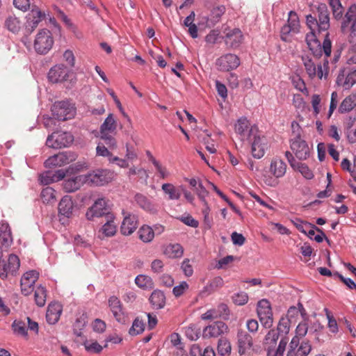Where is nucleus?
Returning <instances> with one entry per match:
<instances>
[{
    "mask_svg": "<svg viewBox=\"0 0 356 356\" xmlns=\"http://www.w3.org/2000/svg\"><path fill=\"white\" fill-rule=\"evenodd\" d=\"M318 56H313L308 54L301 56V60L306 74L311 80H327L328 76L327 59L321 62Z\"/></svg>",
    "mask_w": 356,
    "mask_h": 356,
    "instance_id": "f257e3e1",
    "label": "nucleus"
},
{
    "mask_svg": "<svg viewBox=\"0 0 356 356\" xmlns=\"http://www.w3.org/2000/svg\"><path fill=\"white\" fill-rule=\"evenodd\" d=\"M329 34L327 33L321 45V42L318 40L315 31H311L307 33L305 41L309 49L314 56H320L323 52L327 56H330L332 42L328 38Z\"/></svg>",
    "mask_w": 356,
    "mask_h": 356,
    "instance_id": "f03ea898",
    "label": "nucleus"
},
{
    "mask_svg": "<svg viewBox=\"0 0 356 356\" xmlns=\"http://www.w3.org/2000/svg\"><path fill=\"white\" fill-rule=\"evenodd\" d=\"M54 43L51 32L44 29L40 30L37 35L33 43L35 51L41 55L47 54L52 48Z\"/></svg>",
    "mask_w": 356,
    "mask_h": 356,
    "instance_id": "7ed1b4c3",
    "label": "nucleus"
},
{
    "mask_svg": "<svg viewBox=\"0 0 356 356\" xmlns=\"http://www.w3.org/2000/svg\"><path fill=\"white\" fill-rule=\"evenodd\" d=\"M51 112L54 118L59 121H65L74 116L76 109L68 101H60L53 104Z\"/></svg>",
    "mask_w": 356,
    "mask_h": 356,
    "instance_id": "20e7f679",
    "label": "nucleus"
},
{
    "mask_svg": "<svg viewBox=\"0 0 356 356\" xmlns=\"http://www.w3.org/2000/svg\"><path fill=\"white\" fill-rule=\"evenodd\" d=\"M73 136L67 131H56L47 137L46 145L51 148L60 149L67 147L72 143Z\"/></svg>",
    "mask_w": 356,
    "mask_h": 356,
    "instance_id": "39448f33",
    "label": "nucleus"
},
{
    "mask_svg": "<svg viewBox=\"0 0 356 356\" xmlns=\"http://www.w3.org/2000/svg\"><path fill=\"white\" fill-rule=\"evenodd\" d=\"M85 183L89 186H103L113 179V174L107 170L97 169L87 175H83Z\"/></svg>",
    "mask_w": 356,
    "mask_h": 356,
    "instance_id": "423d86ee",
    "label": "nucleus"
},
{
    "mask_svg": "<svg viewBox=\"0 0 356 356\" xmlns=\"http://www.w3.org/2000/svg\"><path fill=\"white\" fill-rule=\"evenodd\" d=\"M2 257V248L0 246V277L4 278L8 274L13 275L17 271L20 266V261L19 257L14 254L9 255L7 261L1 260Z\"/></svg>",
    "mask_w": 356,
    "mask_h": 356,
    "instance_id": "0eeeda50",
    "label": "nucleus"
},
{
    "mask_svg": "<svg viewBox=\"0 0 356 356\" xmlns=\"http://www.w3.org/2000/svg\"><path fill=\"white\" fill-rule=\"evenodd\" d=\"M251 144V153L254 158L261 159L265 154L268 148V141L265 136H262L259 130L254 134L251 139L248 140Z\"/></svg>",
    "mask_w": 356,
    "mask_h": 356,
    "instance_id": "6e6552de",
    "label": "nucleus"
},
{
    "mask_svg": "<svg viewBox=\"0 0 356 356\" xmlns=\"http://www.w3.org/2000/svg\"><path fill=\"white\" fill-rule=\"evenodd\" d=\"M234 129L239 139L243 142L251 139V137L258 131L256 127H250L246 118H239L234 125Z\"/></svg>",
    "mask_w": 356,
    "mask_h": 356,
    "instance_id": "1a4fd4ad",
    "label": "nucleus"
},
{
    "mask_svg": "<svg viewBox=\"0 0 356 356\" xmlns=\"http://www.w3.org/2000/svg\"><path fill=\"white\" fill-rule=\"evenodd\" d=\"M108 215H112L109 213L107 208L106 201L104 198H98L93 204L89 207L86 213L87 220L92 221L96 218H100Z\"/></svg>",
    "mask_w": 356,
    "mask_h": 356,
    "instance_id": "9d476101",
    "label": "nucleus"
},
{
    "mask_svg": "<svg viewBox=\"0 0 356 356\" xmlns=\"http://www.w3.org/2000/svg\"><path fill=\"white\" fill-rule=\"evenodd\" d=\"M257 314L261 324L270 328L273 324V312L268 300L263 299L257 304Z\"/></svg>",
    "mask_w": 356,
    "mask_h": 356,
    "instance_id": "9b49d317",
    "label": "nucleus"
},
{
    "mask_svg": "<svg viewBox=\"0 0 356 356\" xmlns=\"http://www.w3.org/2000/svg\"><path fill=\"white\" fill-rule=\"evenodd\" d=\"M215 64L218 70L229 72L240 65V59L236 54H226L217 58Z\"/></svg>",
    "mask_w": 356,
    "mask_h": 356,
    "instance_id": "f8f14e48",
    "label": "nucleus"
},
{
    "mask_svg": "<svg viewBox=\"0 0 356 356\" xmlns=\"http://www.w3.org/2000/svg\"><path fill=\"white\" fill-rule=\"evenodd\" d=\"M291 149L299 160H305L309 156V147L300 134H297L291 139Z\"/></svg>",
    "mask_w": 356,
    "mask_h": 356,
    "instance_id": "ddd939ff",
    "label": "nucleus"
},
{
    "mask_svg": "<svg viewBox=\"0 0 356 356\" xmlns=\"http://www.w3.org/2000/svg\"><path fill=\"white\" fill-rule=\"evenodd\" d=\"M312 350V346L308 341H302L294 337L289 343V348L286 356H307Z\"/></svg>",
    "mask_w": 356,
    "mask_h": 356,
    "instance_id": "4468645a",
    "label": "nucleus"
},
{
    "mask_svg": "<svg viewBox=\"0 0 356 356\" xmlns=\"http://www.w3.org/2000/svg\"><path fill=\"white\" fill-rule=\"evenodd\" d=\"M75 160L74 155L70 152H62L49 157L44 161L46 168L60 167Z\"/></svg>",
    "mask_w": 356,
    "mask_h": 356,
    "instance_id": "2eb2a0df",
    "label": "nucleus"
},
{
    "mask_svg": "<svg viewBox=\"0 0 356 356\" xmlns=\"http://www.w3.org/2000/svg\"><path fill=\"white\" fill-rule=\"evenodd\" d=\"M124 216L120 226V232L124 236H129L135 232L138 226V217L137 215L122 211Z\"/></svg>",
    "mask_w": 356,
    "mask_h": 356,
    "instance_id": "dca6fc26",
    "label": "nucleus"
},
{
    "mask_svg": "<svg viewBox=\"0 0 356 356\" xmlns=\"http://www.w3.org/2000/svg\"><path fill=\"white\" fill-rule=\"evenodd\" d=\"M70 73V70L63 64H57L50 68L48 72V79L54 83L65 81Z\"/></svg>",
    "mask_w": 356,
    "mask_h": 356,
    "instance_id": "f3484780",
    "label": "nucleus"
},
{
    "mask_svg": "<svg viewBox=\"0 0 356 356\" xmlns=\"http://www.w3.org/2000/svg\"><path fill=\"white\" fill-rule=\"evenodd\" d=\"M44 17V14L35 5L31 7V12L26 17V22L25 24V32L26 34L31 33L35 28L38 26L39 23Z\"/></svg>",
    "mask_w": 356,
    "mask_h": 356,
    "instance_id": "a211bd4d",
    "label": "nucleus"
},
{
    "mask_svg": "<svg viewBox=\"0 0 356 356\" xmlns=\"http://www.w3.org/2000/svg\"><path fill=\"white\" fill-rule=\"evenodd\" d=\"M229 316L230 310L227 305L224 303H220L216 307L212 308L202 314L201 318L202 320H213L216 318L228 320Z\"/></svg>",
    "mask_w": 356,
    "mask_h": 356,
    "instance_id": "6ab92c4d",
    "label": "nucleus"
},
{
    "mask_svg": "<svg viewBox=\"0 0 356 356\" xmlns=\"http://www.w3.org/2000/svg\"><path fill=\"white\" fill-rule=\"evenodd\" d=\"M243 40V35L239 29H227L224 40L226 45L232 49L238 47Z\"/></svg>",
    "mask_w": 356,
    "mask_h": 356,
    "instance_id": "aec40b11",
    "label": "nucleus"
},
{
    "mask_svg": "<svg viewBox=\"0 0 356 356\" xmlns=\"http://www.w3.org/2000/svg\"><path fill=\"white\" fill-rule=\"evenodd\" d=\"M318 32L327 31L330 27L329 11L325 3L318 4L316 8Z\"/></svg>",
    "mask_w": 356,
    "mask_h": 356,
    "instance_id": "412c9836",
    "label": "nucleus"
},
{
    "mask_svg": "<svg viewBox=\"0 0 356 356\" xmlns=\"http://www.w3.org/2000/svg\"><path fill=\"white\" fill-rule=\"evenodd\" d=\"M227 330L228 327L225 323L217 321L203 330V337L205 338L218 337L226 332Z\"/></svg>",
    "mask_w": 356,
    "mask_h": 356,
    "instance_id": "4be33fe9",
    "label": "nucleus"
},
{
    "mask_svg": "<svg viewBox=\"0 0 356 356\" xmlns=\"http://www.w3.org/2000/svg\"><path fill=\"white\" fill-rule=\"evenodd\" d=\"M238 353L243 355L250 350L253 345L252 337L243 330H239L237 334Z\"/></svg>",
    "mask_w": 356,
    "mask_h": 356,
    "instance_id": "5701e85b",
    "label": "nucleus"
},
{
    "mask_svg": "<svg viewBox=\"0 0 356 356\" xmlns=\"http://www.w3.org/2000/svg\"><path fill=\"white\" fill-rule=\"evenodd\" d=\"M65 177L64 170H58L56 171L47 170L40 175V181L43 185H48L53 182L62 180Z\"/></svg>",
    "mask_w": 356,
    "mask_h": 356,
    "instance_id": "b1692460",
    "label": "nucleus"
},
{
    "mask_svg": "<svg viewBox=\"0 0 356 356\" xmlns=\"http://www.w3.org/2000/svg\"><path fill=\"white\" fill-rule=\"evenodd\" d=\"M0 242L2 252L7 250L8 248L13 243L10 227L8 223L3 221L0 223Z\"/></svg>",
    "mask_w": 356,
    "mask_h": 356,
    "instance_id": "393cba45",
    "label": "nucleus"
},
{
    "mask_svg": "<svg viewBox=\"0 0 356 356\" xmlns=\"http://www.w3.org/2000/svg\"><path fill=\"white\" fill-rule=\"evenodd\" d=\"M62 311L63 307L60 303H50L48 306L46 314V319L47 323L50 325L56 324L60 318Z\"/></svg>",
    "mask_w": 356,
    "mask_h": 356,
    "instance_id": "a878e982",
    "label": "nucleus"
},
{
    "mask_svg": "<svg viewBox=\"0 0 356 356\" xmlns=\"http://www.w3.org/2000/svg\"><path fill=\"white\" fill-rule=\"evenodd\" d=\"M58 213L65 218H70L73 214L74 202L69 195L64 196L58 203Z\"/></svg>",
    "mask_w": 356,
    "mask_h": 356,
    "instance_id": "bb28decb",
    "label": "nucleus"
},
{
    "mask_svg": "<svg viewBox=\"0 0 356 356\" xmlns=\"http://www.w3.org/2000/svg\"><path fill=\"white\" fill-rule=\"evenodd\" d=\"M85 179L83 175L69 177L64 181L63 188L67 193L74 192L86 184Z\"/></svg>",
    "mask_w": 356,
    "mask_h": 356,
    "instance_id": "cd10ccee",
    "label": "nucleus"
},
{
    "mask_svg": "<svg viewBox=\"0 0 356 356\" xmlns=\"http://www.w3.org/2000/svg\"><path fill=\"white\" fill-rule=\"evenodd\" d=\"M343 72L341 71L337 78V83L343 89L349 90L356 84V69L352 70L344 78Z\"/></svg>",
    "mask_w": 356,
    "mask_h": 356,
    "instance_id": "c85d7f7f",
    "label": "nucleus"
},
{
    "mask_svg": "<svg viewBox=\"0 0 356 356\" xmlns=\"http://www.w3.org/2000/svg\"><path fill=\"white\" fill-rule=\"evenodd\" d=\"M108 305L113 316L118 322L124 321V314L122 311V305L119 299L115 296H111L108 300Z\"/></svg>",
    "mask_w": 356,
    "mask_h": 356,
    "instance_id": "c756f323",
    "label": "nucleus"
},
{
    "mask_svg": "<svg viewBox=\"0 0 356 356\" xmlns=\"http://www.w3.org/2000/svg\"><path fill=\"white\" fill-rule=\"evenodd\" d=\"M115 217L113 215H108L106 222L100 228L99 233L105 237L113 236L117 232V225L114 222Z\"/></svg>",
    "mask_w": 356,
    "mask_h": 356,
    "instance_id": "7c9ffc66",
    "label": "nucleus"
},
{
    "mask_svg": "<svg viewBox=\"0 0 356 356\" xmlns=\"http://www.w3.org/2000/svg\"><path fill=\"white\" fill-rule=\"evenodd\" d=\"M286 170V165L282 160L275 158L271 161L270 172L276 178L282 177L285 175Z\"/></svg>",
    "mask_w": 356,
    "mask_h": 356,
    "instance_id": "2f4dec72",
    "label": "nucleus"
},
{
    "mask_svg": "<svg viewBox=\"0 0 356 356\" xmlns=\"http://www.w3.org/2000/svg\"><path fill=\"white\" fill-rule=\"evenodd\" d=\"M39 277V273L34 270L26 272L21 278V289L32 287Z\"/></svg>",
    "mask_w": 356,
    "mask_h": 356,
    "instance_id": "473e14b6",
    "label": "nucleus"
},
{
    "mask_svg": "<svg viewBox=\"0 0 356 356\" xmlns=\"http://www.w3.org/2000/svg\"><path fill=\"white\" fill-rule=\"evenodd\" d=\"M117 122L113 114H109L100 126V135H109L116 130Z\"/></svg>",
    "mask_w": 356,
    "mask_h": 356,
    "instance_id": "72a5a7b5",
    "label": "nucleus"
},
{
    "mask_svg": "<svg viewBox=\"0 0 356 356\" xmlns=\"http://www.w3.org/2000/svg\"><path fill=\"white\" fill-rule=\"evenodd\" d=\"M163 254L168 258H180L183 256L184 249L179 243L169 244L163 250Z\"/></svg>",
    "mask_w": 356,
    "mask_h": 356,
    "instance_id": "f704fd0d",
    "label": "nucleus"
},
{
    "mask_svg": "<svg viewBox=\"0 0 356 356\" xmlns=\"http://www.w3.org/2000/svg\"><path fill=\"white\" fill-rule=\"evenodd\" d=\"M356 107V93L347 96L339 105L338 111L340 113H346Z\"/></svg>",
    "mask_w": 356,
    "mask_h": 356,
    "instance_id": "c9c22d12",
    "label": "nucleus"
},
{
    "mask_svg": "<svg viewBox=\"0 0 356 356\" xmlns=\"http://www.w3.org/2000/svg\"><path fill=\"white\" fill-rule=\"evenodd\" d=\"M163 193L168 195L169 200H178L181 197V191L173 184L165 183L161 186Z\"/></svg>",
    "mask_w": 356,
    "mask_h": 356,
    "instance_id": "e433bc0d",
    "label": "nucleus"
},
{
    "mask_svg": "<svg viewBox=\"0 0 356 356\" xmlns=\"http://www.w3.org/2000/svg\"><path fill=\"white\" fill-rule=\"evenodd\" d=\"M149 301L154 309L163 308L165 303V296L163 291H153Z\"/></svg>",
    "mask_w": 356,
    "mask_h": 356,
    "instance_id": "4c0bfd02",
    "label": "nucleus"
},
{
    "mask_svg": "<svg viewBox=\"0 0 356 356\" xmlns=\"http://www.w3.org/2000/svg\"><path fill=\"white\" fill-rule=\"evenodd\" d=\"M225 12V7L222 5L214 7L207 18V23L211 25L216 24L219 22L220 17Z\"/></svg>",
    "mask_w": 356,
    "mask_h": 356,
    "instance_id": "58836bf2",
    "label": "nucleus"
},
{
    "mask_svg": "<svg viewBox=\"0 0 356 356\" xmlns=\"http://www.w3.org/2000/svg\"><path fill=\"white\" fill-rule=\"evenodd\" d=\"M134 200L137 204L143 209L149 212L155 210L152 202L145 195L138 193L135 195Z\"/></svg>",
    "mask_w": 356,
    "mask_h": 356,
    "instance_id": "ea45409f",
    "label": "nucleus"
},
{
    "mask_svg": "<svg viewBox=\"0 0 356 356\" xmlns=\"http://www.w3.org/2000/svg\"><path fill=\"white\" fill-rule=\"evenodd\" d=\"M139 238L144 243H150L154 238V232L152 227L148 225H143L138 230Z\"/></svg>",
    "mask_w": 356,
    "mask_h": 356,
    "instance_id": "a19ab883",
    "label": "nucleus"
},
{
    "mask_svg": "<svg viewBox=\"0 0 356 356\" xmlns=\"http://www.w3.org/2000/svg\"><path fill=\"white\" fill-rule=\"evenodd\" d=\"M5 26L10 31L15 33L21 29V22L15 15H9L5 21Z\"/></svg>",
    "mask_w": 356,
    "mask_h": 356,
    "instance_id": "79ce46f5",
    "label": "nucleus"
},
{
    "mask_svg": "<svg viewBox=\"0 0 356 356\" xmlns=\"http://www.w3.org/2000/svg\"><path fill=\"white\" fill-rule=\"evenodd\" d=\"M136 284L143 289H151L153 287V282L150 277L145 275H138L135 279Z\"/></svg>",
    "mask_w": 356,
    "mask_h": 356,
    "instance_id": "37998d69",
    "label": "nucleus"
},
{
    "mask_svg": "<svg viewBox=\"0 0 356 356\" xmlns=\"http://www.w3.org/2000/svg\"><path fill=\"white\" fill-rule=\"evenodd\" d=\"M287 343L288 340L284 337L281 339L276 350H274L273 348L267 347V356H283Z\"/></svg>",
    "mask_w": 356,
    "mask_h": 356,
    "instance_id": "c03bdc74",
    "label": "nucleus"
},
{
    "mask_svg": "<svg viewBox=\"0 0 356 356\" xmlns=\"http://www.w3.org/2000/svg\"><path fill=\"white\" fill-rule=\"evenodd\" d=\"M293 31V33H297L300 31V21L298 14L295 11L291 10L289 13V18L286 24Z\"/></svg>",
    "mask_w": 356,
    "mask_h": 356,
    "instance_id": "a18cd8bd",
    "label": "nucleus"
},
{
    "mask_svg": "<svg viewBox=\"0 0 356 356\" xmlns=\"http://www.w3.org/2000/svg\"><path fill=\"white\" fill-rule=\"evenodd\" d=\"M40 197L44 203H52L56 200V192L51 187H46L42 189Z\"/></svg>",
    "mask_w": 356,
    "mask_h": 356,
    "instance_id": "49530a36",
    "label": "nucleus"
},
{
    "mask_svg": "<svg viewBox=\"0 0 356 356\" xmlns=\"http://www.w3.org/2000/svg\"><path fill=\"white\" fill-rule=\"evenodd\" d=\"M356 18V5L353 4L348 8L347 13L345 15V17L343 22L341 24V29L344 30L346 27H348L350 23L353 22L355 19Z\"/></svg>",
    "mask_w": 356,
    "mask_h": 356,
    "instance_id": "de8ad7c7",
    "label": "nucleus"
},
{
    "mask_svg": "<svg viewBox=\"0 0 356 356\" xmlns=\"http://www.w3.org/2000/svg\"><path fill=\"white\" fill-rule=\"evenodd\" d=\"M341 50L338 49L337 50H334L332 54V52L330 53V56H327L325 54V58L324 59H327L329 60V63H328V70L332 68V70H334L337 66V63L339 61L340 58H341Z\"/></svg>",
    "mask_w": 356,
    "mask_h": 356,
    "instance_id": "09e8293b",
    "label": "nucleus"
},
{
    "mask_svg": "<svg viewBox=\"0 0 356 356\" xmlns=\"http://www.w3.org/2000/svg\"><path fill=\"white\" fill-rule=\"evenodd\" d=\"M280 336V332L275 329L270 330L266 334L264 340V344L268 347L273 348L277 343Z\"/></svg>",
    "mask_w": 356,
    "mask_h": 356,
    "instance_id": "8fccbe9b",
    "label": "nucleus"
},
{
    "mask_svg": "<svg viewBox=\"0 0 356 356\" xmlns=\"http://www.w3.org/2000/svg\"><path fill=\"white\" fill-rule=\"evenodd\" d=\"M291 323L290 318L282 317L275 330H277L281 336H286L289 332Z\"/></svg>",
    "mask_w": 356,
    "mask_h": 356,
    "instance_id": "3c124183",
    "label": "nucleus"
},
{
    "mask_svg": "<svg viewBox=\"0 0 356 356\" xmlns=\"http://www.w3.org/2000/svg\"><path fill=\"white\" fill-rule=\"evenodd\" d=\"M83 346L86 350L91 353H99L103 349V347L95 340H86Z\"/></svg>",
    "mask_w": 356,
    "mask_h": 356,
    "instance_id": "603ef678",
    "label": "nucleus"
},
{
    "mask_svg": "<svg viewBox=\"0 0 356 356\" xmlns=\"http://www.w3.org/2000/svg\"><path fill=\"white\" fill-rule=\"evenodd\" d=\"M231 351L230 343L226 340L220 339L218 341V352L222 356L228 355Z\"/></svg>",
    "mask_w": 356,
    "mask_h": 356,
    "instance_id": "864d4df0",
    "label": "nucleus"
},
{
    "mask_svg": "<svg viewBox=\"0 0 356 356\" xmlns=\"http://www.w3.org/2000/svg\"><path fill=\"white\" fill-rule=\"evenodd\" d=\"M100 138L104 140L103 144L108 148L111 151H113L117 149L118 143L116 139L113 137L111 134L109 135H100Z\"/></svg>",
    "mask_w": 356,
    "mask_h": 356,
    "instance_id": "5fc2aeb1",
    "label": "nucleus"
},
{
    "mask_svg": "<svg viewBox=\"0 0 356 356\" xmlns=\"http://www.w3.org/2000/svg\"><path fill=\"white\" fill-rule=\"evenodd\" d=\"M108 148H107L102 143H99L96 147V154L99 156L106 157L110 162L113 154Z\"/></svg>",
    "mask_w": 356,
    "mask_h": 356,
    "instance_id": "6e6d98bb",
    "label": "nucleus"
},
{
    "mask_svg": "<svg viewBox=\"0 0 356 356\" xmlns=\"http://www.w3.org/2000/svg\"><path fill=\"white\" fill-rule=\"evenodd\" d=\"M233 302L237 305H243L248 302V296L244 291H240L232 296Z\"/></svg>",
    "mask_w": 356,
    "mask_h": 356,
    "instance_id": "4d7b16f0",
    "label": "nucleus"
},
{
    "mask_svg": "<svg viewBox=\"0 0 356 356\" xmlns=\"http://www.w3.org/2000/svg\"><path fill=\"white\" fill-rule=\"evenodd\" d=\"M296 165V168H293L297 169L306 179H311L313 178V172L306 164L298 162Z\"/></svg>",
    "mask_w": 356,
    "mask_h": 356,
    "instance_id": "13d9d810",
    "label": "nucleus"
},
{
    "mask_svg": "<svg viewBox=\"0 0 356 356\" xmlns=\"http://www.w3.org/2000/svg\"><path fill=\"white\" fill-rule=\"evenodd\" d=\"M326 316L328 320V328L332 333L336 334L338 332V325L335 318L331 315L330 311L327 309H324Z\"/></svg>",
    "mask_w": 356,
    "mask_h": 356,
    "instance_id": "bf43d9fd",
    "label": "nucleus"
},
{
    "mask_svg": "<svg viewBox=\"0 0 356 356\" xmlns=\"http://www.w3.org/2000/svg\"><path fill=\"white\" fill-rule=\"evenodd\" d=\"M194 191L195 192L202 203L203 204H206V202H207L206 197L208 196L209 192L203 186L202 183L199 184V186L195 188Z\"/></svg>",
    "mask_w": 356,
    "mask_h": 356,
    "instance_id": "052dcab7",
    "label": "nucleus"
},
{
    "mask_svg": "<svg viewBox=\"0 0 356 356\" xmlns=\"http://www.w3.org/2000/svg\"><path fill=\"white\" fill-rule=\"evenodd\" d=\"M145 326L142 321L138 318L135 319L131 327L129 330V333L131 335H136L141 333L144 330Z\"/></svg>",
    "mask_w": 356,
    "mask_h": 356,
    "instance_id": "680f3d73",
    "label": "nucleus"
},
{
    "mask_svg": "<svg viewBox=\"0 0 356 356\" xmlns=\"http://www.w3.org/2000/svg\"><path fill=\"white\" fill-rule=\"evenodd\" d=\"M34 298L37 305L39 307H43L46 303V291H35Z\"/></svg>",
    "mask_w": 356,
    "mask_h": 356,
    "instance_id": "e2e57ef3",
    "label": "nucleus"
},
{
    "mask_svg": "<svg viewBox=\"0 0 356 356\" xmlns=\"http://www.w3.org/2000/svg\"><path fill=\"white\" fill-rule=\"evenodd\" d=\"M220 38V32L218 30H211L205 37V41L208 44H214Z\"/></svg>",
    "mask_w": 356,
    "mask_h": 356,
    "instance_id": "0e129e2a",
    "label": "nucleus"
},
{
    "mask_svg": "<svg viewBox=\"0 0 356 356\" xmlns=\"http://www.w3.org/2000/svg\"><path fill=\"white\" fill-rule=\"evenodd\" d=\"M12 327L15 333L22 336H26L27 334L26 328L24 323L21 321H14Z\"/></svg>",
    "mask_w": 356,
    "mask_h": 356,
    "instance_id": "69168bd1",
    "label": "nucleus"
},
{
    "mask_svg": "<svg viewBox=\"0 0 356 356\" xmlns=\"http://www.w3.org/2000/svg\"><path fill=\"white\" fill-rule=\"evenodd\" d=\"M13 5L23 12H26L31 8L30 0H13Z\"/></svg>",
    "mask_w": 356,
    "mask_h": 356,
    "instance_id": "338daca9",
    "label": "nucleus"
},
{
    "mask_svg": "<svg viewBox=\"0 0 356 356\" xmlns=\"http://www.w3.org/2000/svg\"><path fill=\"white\" fill-rule=\"evenodd\" d=\"M106 327V323L99 318H96L92 322V329L96 332L102 333L105 331Z\"/></svg>",
    "mask_w": 356,
    "mask_h": 356,
    "instance_id": "774afa93",
    "label": "nucleus"
}]
</instances>
